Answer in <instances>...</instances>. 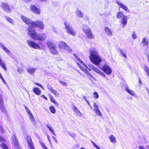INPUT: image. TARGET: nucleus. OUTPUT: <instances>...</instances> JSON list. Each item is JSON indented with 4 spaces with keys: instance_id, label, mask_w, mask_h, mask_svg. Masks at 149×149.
Returning <instances> with one entry per match:
<instances>
[{
    "instance_id": "f257e3e1",
    "label": "nucleus",
    "mask_w": 149,
    "mask_h": 149,
    "mask_svg": "<svg viewBox=\"0 0 149 149\" xmlns=\"http://www.w3.org/2000/svg\"><path fill=\"white\" fill-rule=\"evenodd\" d=\"M21 18L24 22L29 26L28 28V34L31 38L34 40L39 41H43L45 39L46 36L45 33L38 34L35 29L32 28L38 27L41 30L44 29L45 25L42 21L39 20L32 21L31 19L24 15H22Z\"/></svg>"
},
{
    "instance_id": "f03ea898",
    "label": "nucleus",
    "mask_w": 149,
    "mask_h": 149,
    "mask_svg": "<svg viewBox=\"0 0 149 149\" xmlns=\"http://www.w3.org/2000/svg\"><path fill=\"white\" fill-rule=\"evenodd\" d=\"M89 58L92 62L97 65H98L99 63L102 61L97 52L95 50H91L90 51Z\"/></svg>"
},
{
    "instance_id": "7ed1b4c3",
    "label": "nucleus",
    "mask_w": 149,
    "mask_h": 149,
    "mask_svg": "<svg viewBox=\"0 0 149 149\" xmlns=\"http://www.w3.org/2000/svg\"><path fill=\"white\" fill-rule=\"evenodd\" d=\"M47 45L51 53L54 55L58 54V52L56 49V45L52 42L48 41L47 42Z\"/></svg>"
},
{
    "instance_id": "20e7f679",
    "label": "nucleus",
    "mask_w": 149,
    "mask_h": 149,
    "mask_svg": "<svg viewBox=\"0 0 149 149\" xmlns=\"http://www.w3.org/2000/svg\"><path fill=\"white\" fill-rule=\"evenodd\" d=\"M82 29L87 37L90 39H92L94 38L91 29L86 25H84Z\"/></svg>"
},
{
    "instance_id": "39448f33",
    "label": "nucleus",
    "mask_w": 149,
    "mask_h": 149,
    "mask_svg": "<svg viewBox=\"0 0 149 149\" xmlns=\"http://www.w3.org/2000/svg\"><path fill=\"white\" fill-rule=\"evenodd\" d=\"M58 46L59 48L65 49L70 53L72 52V50L70 47L64 41L60 42L58 43Z\"/></svg>"
},
{
    "instance_id": "423d86ee",
    "label": "nucleus",
    "mask_w": 149,
    "mask_h": 149,
    "mask_svg": "<svg viewBox=\"0 0 149 149\" xmlns=\"http://www.w3.org/2000/svg\"><path fill=\"white\" fill-rule=\"evenodd\" d=\"M27 42L28 45L30 47L36 49H40V47L39 45H42L43 44L42 42H39V44H38L33 41L30 40H28Z\"/></svg>"
},
{
    "instance_id": "0eeeda50",
    "label": "nucleus",
    "mask_w": 149,
    "mask_h": 149,
    "mask_svg": "<svg viewBox=\"0 0 149 149\" xmlns=\"http://www.w3.org/2000/svg\"><path fill=\"white\" fill-rule=\"evenodd\" d=\"M12 143L15 149H21L19 142L17 139L16 136L13 135L12 137Z\"/></svg>"
},
{
    "instance_id": "6e6552de",
    "label": "nucleus",
    "mask_w": 149,
    "mask_h": 149,
    "mask_svg": "<svg viewBox=\"0 0 149 149\" xmlns=\"http://www.w3.org/2000/svg\"><path fill=\"white\" fill-rule=\"evenodd\" d=\"M1 7L3 10L6 13H9L11 11L9 6L6 3L4 2H2Z\"/></svg>"
},
{
    "instance_id": "1a4fd4ad",
    "label": "nucleus",
    "mask_w": 149,
    "mask_h": 149,
    "mask_svg": "<svg viewBox=\"0 0 149 149\" xmlns=\"http://www.w3.org/2000/svg\"><path fill=\"white\" fill-rule=\"evenodd\" d=\"M26 139L28 145L30 149H35L34 144L30 135L27 136Z\"/></svg>"
},
{
    "instance_id": "9d476101",
    "label": "nucleus",
    "mask_w": 149,
    "mask_h": 149,
    "mask_svg": "<svg viewBox=\"0 0 149 149\" xmlns=\"http://www.w3.org/2000/svg\"><path fill=\"white\" fill-rule=\"evenodd\" d=\"M102 70L107 74H110L112 72V70L110 67L106 64H104L102 67Z\"/></svg>"
},
{
    "instance_id": "9b49d317",
    "label": "nucleus",
    "mask_w": 149,
    "mask_h": 149,
    "mask_svg": "<svg viewBox=\"0 0 149 149\" xmlns=\"http://www.w3.org/2000/svg\"><path fill=\"white\" fill-rule=\"evenodd\" d=\"M30 9L32 12L36 14L40 15V9L34 5H31Z\"/></svg>"
},
{
    "instance_id": "f8f14e48",
    "label": "nucleus",
    "mask_w": 149,
    "mask_h": 149,
    "mask_svg": "<svg viewBox=\"0 0 149 149\" xmlns=\"http://www.w3.org/2000/svg\"><path fill=\"white\" fill-rule=\"evenodd\" d=\"M93 106L94 108V111L95 113L98 116H102V113L100 111L98 106L95 102L94 103Z\"/></svg>"
},
{
    "instance_id": "ddd939ff",
    "label": "nucleus",
    "mask_w": 149,
    "mask_h": 149,
    "mask_svg": "<svg viewBox=\"0 0 149 149\" xmlns=\"http://www.w3.org/2000/svg\"><path fill=\"white\" fill-rule=\"evenodd\" d=\"M47 87L51 93H53L56 97L58 96L59 95V94L58 92L53 89L52 87L50 85L48 84L47 86Z\"/></svg>"
},
{
    "instance_id": "4468645a",
    "label": "nucleus",
    "mask_w": 149,
    "mask_h": 149,
    "mask_svg": "<svg viewBox=\"0 0 149 149\" xmlns=\"http://www.w3.org/2000/svg\"><path fill=\"white\" fill-rule=\"evenodd\" d=\"M92 70L97 73V74L101 75L102 77H106L105 74L102 72L100 71L99 69L97 68L93 67L92 68Z\"/></svg>"
},
{
    "instance_id": "2eb2a0df",
    "label": "nucleus",
    "mask_w": 149,
    "mask_h": 149,
    "mask_svg": "<svg viewBox=\"0 0 149 149\" xmlns=\"http://www.w3.org/2000/svg\"><path fill=\"white\" fill-rule=\"evenodd\" d=\"M128 18L126 16H124L123 17L121 20V23L122 24L123 27H125L127 22V19Z\"/></svg>"
},
{
    "instance_id": "dca6fc26",
    "label": "nucleus",
    "mask_w": 149,
    "mask_h": 149,
    "mask_svg": "<svg viewBox=\"0 0 149 149\" xmlns=\"http://www.w3.org/2000/svg\"><path fill=\"white\" fill-rule=\"evenodd\" d=\"M33 91L36 95H40L41 93V90L37 87H34L33 90Z\"/></svg>"
},
{
    "instance_id": "f3484780",
    "label": "nucleus",
    "mask_w": 149,
    "mask_h": 149,
    "mask_svg": "<svg viewBox=\"0 0 149 149\" xmlns=\"http://www.w3.org/2000/svg\"><path fill=\"white\" fill-rule=\"evenodd\" d=\"M0 65L1 67L5 70H7V68L5 62L0 57Z\"/></svg>"
},
{
    "instance_id": "a211bd4d",
    "label": "nucleus",
    "mask_w": 149,
    "mask_h": 149,
    "mask_svg": "<svg viewBox=\"0 0 149 149\" xmlns=\"http://www.w3.org/2000/svg\"><path fill=\"white\" fill-rule=\"evenodd\" d=\"M141 43L144 45L147 46L149 44L148 39L146 37L142 38Z\"/></svg>"
},
{
    "instance_id": "6ab92c4d",
    "label": "nucleus",
    "mask_w": 149,
    "mask_h": 149,
    "mask_svg": "<svg viewBox=\"0 0 149 149\" xmlns=\"http://www.w3.org/2000/svg\"><path fill=\"white\" fill-rule=\"evenodd\" d=\"M36 70L35 68H29L27 69V72L31 74H34Z\"/></svg>"
},
{
    "instance_id": "aec40b11",
    "label": "nucleus",
    "mask_w": 149,
    "mask_h": 149,
    "mask_svg": "<svg viewBox=\"0 0 149 149\" xmlns=\"http://www.w3.org/2000/svg\"><path fill=\"white\" fill-rule=\"evenodd\" d=\"M49 97L50 101L53 103L55 104L56 105L58 106V103L56 102L54 97L52 95H49Z\"/></svg>"
},
{
    "instance_id": "412c9836",
    "label": "nucleus",
    "mask_w": 149,
    "mask_h": 149,
    "mask_svg": "<svg viewBox=\"0 0 149 149\" xmlns=\"http://www.w3.org/2000/svg\"><path fill=\"white\" fill-rule=\"evenodd\" d=\"M118 4L121 8L125 10V11H127L128 10L127 7L124 5L123 4L119 1H117L116 2Z\"/></svg>"
},
{
    "instance_id": "4be33fe9",
    "label": "nucleus",
    "mask_w": 149,
    "mask_h": 149,
    "mask_svg": "<svg viewBox=\"0 0 149 149\" xmlns=\"http://www.w3.org/2000/svg\"><path fill=\"white\" fill-rule=\"evenodd\" d=\"M82 70L84 73L88 75V77L93 78V77L92 74L86 69H85V68H84L82 69Z\"/></svg>"
},
{
    "instance_id": "5701e85b",
    "label": "nucleus",
    "mask_w": 149,
    "mask_h": 149,
    "mask_svg": "<svg viewBox=\"0 0 149 149\" xmlns=\"http://www.w3.org/2000/svg\"><path fill=\"white\" fill-rule=\"evenodd\" d=\"M0 46L2 48L4 51L7 53H10V51L3 44L0 43Z\"/></svg>"
},
{
    "instance_id": "b1692460",
    "label": "nucleus",
    "mask_w": 149,
    "mask_h": 149,
    "mask_svg": "<svg viewBox=\"0 0 149 149\" xmlns=\"http://www.w3.org/2000/svg\"><path fill=\"white\" fill-rule=\"evenodd\" d=\"M109 139L111 143H115L116 142V138L113 135H111L109 136Z\"/></svg>"
},
{
    "instance_id": "393cba45",
    "label": "nucleus",
    "mask_w": 149,
    "mask_h": 149,
    "mask_svg": "<svg viewBox=\"0 0 149 149\" xmlns=\"http://www.w3.org/2000/svg\"><path fill=\"white\" fill-rule=\"evenodd\" d=\"M64 24L65 26V28L67 29V31L68 33H69V32L72 30L73 29L71 27L69 26H68L66 22H64Z\"/></svg>"
},
{
    "instance_id": "a878e982",
    "label": "nucleus",
    "mask_w": 149,
    "mask_h": 149,
    "mask_svg": "<svg viewBox=\"0 0 149 149\" xmlns=\"http://www.w3.org/2000/svg\"><path fill=\"white\" fill-rule=\"evenodd\" d=\"M105 31L109 36H111L112 33L111 30L108 27H106L105 28Z\"/></svg>"
},
{
    "instance_id": "bb28decb",
    "label": "nucleus",
    "mask_w": 149,
    "mask_h": 149,
    "mask_svg": "<svg viewBox=\"0 0 149 149\" xmlns=\"http://www.w3.org/2000/svg\"><path fill=\"white\" fill-rule=\"evenodd\" d=\"M51 112L53 114H54L56 112V110L54 107L53 106H50L49 108Z\"/></svg>"
},
{
    "instance_id": "cd10ccee",
    "label": "nucleus",
    "mask_w": 149,
    "mask_h": 149,
    "mask_svg": "<svg viewBox=\"0 0 149 149\" xmlns=\"http://www.w3.org/2000/svg\"><path fill=\"white\" fill-rule=\"evenodd\" d=\"M46 127H48L50 131L54 135H55V134L54 132V130L53 129V128L49 125L47 124L46 125Z\"/></svg>"
},
{
    "instance_id": "c85d7f7f",
    "label": "nucleus",
    "mask_w": 149,
    "mask_h": 149,
    "mask_svg": "<svg viewBox=\"0 0 149 149\" xmlns=\"http://www.w3.org/2000/svg\"><path fill=\"white\" fill-rule=\"evenodd\" d=\"M0 109L2 112H5L6 111V108L3 105V104H0Z\"/></svg>"
},
{
    "instance_id": "c756f323",
    "label": "nucleus",
    "mask_w": 149,
    "mask_h": 149,
    "mask_svg": "<svg viewBox=\"0 0 149 149\" xmlns=\"http://www.w3.org/2000/svg\"><path fill=\"white\" fill-rule=\"evenodd\" d=\"M125 15L121 12H119L117 14V17L118 19L121 18L123 17Z\"/></svg>"
},
{
    "instance_id": "7c9ffc66",
    "label": "nucleus",
    "mask_w": 149,
    "mask_h": 149,
    "mask_svg": "<svg viewBox=\"0 0 149 149\" xmlns=\"http://www.w3.org/2000/svg\"><path fill=\"white\" fill-rule=\"evenodd\" d=\"M125 89L126 91L129 94L132 95L134 96V95L135 93L133 91L127 88H126Z\"/></svg>"
},
{
    "instance_id": "2f4dec72",
    "label": "nucleus",
    "mask_w": 149,
    "mask_h": 149,
    "mask_svg": "<svg viewBox=\"0 0 149 149\" xmlns=\"http://www.w3.org/2000/svg\"><path fill=\"white\" fill-rule=\"evenodd\" d=\"M0 146L3 149H9L6 144L4 143H2L1 144H0Z\"/></svg>"
},
{
    "instance_id": "473e14b6",
    "label": "nucleus",
    "mask_w": 149,
    "mask_h": 149,
    "mask_svg": "<svg viewBox=\"0 0 149 149\" xmlns=\"http://www.w3.org/2000/svg\"><path fill=\"white\" fill-rule=\"evenodd\" d=\"M75 58L76 59L81 63L83 64L84 63L83 62L81 61V59L79 57L77 56L76 54H73Z\"/></svg>"
},
{
    "instance_id": "72a5a7b5",
    "label": "nucleus",
    "mask_w": 149,
    "mask_h": 149,
    "mask_svg": "<svg viewBox=\"0 0 149 149\" xmlns=\"http://www.w3.org/2000/svg\"><path fill=\"white\" fill-rule=\"evenodd\" d=\"M76 13L77 15L79 17H83V14L80 10L77 11H76Z\"/></svg>"
},
{
    "instance_id": "f704fd0d",
    "label": "nucleus",
    "mask_w": 149,
    "mask_h": 149,
    "mask_svg": "<svg viewBox=\"0 0 149 149\" xmlns=\"http://www.w3.org/2000/svg\"><path fill=\"white\" fill-rule=\"evenodd\" d=\"M73 109L74 111L76 113H79L80 114H81V113L77 109L76 106H74Z\"/></svg>"
},
{
    "instance_id": "c9c22d12",
    "label": "nucleus",
    "mask_w": 149,
    "mask_h": 149,
    "mask_svg": "<svg viewBox=\"0 0 149 149\" xmlns=\"http://www.w3.org/2000/svg\"><path fill=\"white\" fill-rule=\"evenodd\" d=\"M59 82L63 86H68L67 83L61 80H59Z\"/></svg>"
},
{
    "instance_id": "e433bc0d",
    "label": "nucleus",
    "mask_w": 149,
    "mask_h": 149,
    "mask_svg": "<svg viewBox=\"0 0 149 149\" xmlns=\"http://www.w3.org/2000/svg\"><path fill=\"white\" fill-rule=\"evenodd\" d=\"M30 116V118L31 121L34 122L35 121V118L32 113L29 114Z\"/></svg>"
},
{
    "instance_id": "4c0bfd02",
    "label": "nucleus",
    "mask_w": 149,
    "mask_h": 149,
    "mask_svg": "<svg viewBox=\"0 0 149 149\" xmlns=\"http://www.w3.org/2000/svg\"><path fill=\"white\" fill-rule=\"evenodd\" d=\"M93 94L95 98L96 99H97L99 97L98 93L97 92H95L93 93Z\"/></svg>"
},
{
    "instance_id": "58836bf2",
    "label": "nucleus",
    "mask_w": 149,
    "mask_h": 149,
    "mask_svg": "<svg viewBox=\"0 0 149 149\" xmlns=\"http://www.w3.org/2000/svg\"><path fill=\"white\" fill-rule=\"evenodd\" d=\"M6 19L11 24L13 23V20L10 18L6 17Z\"/></svg>"
},
{
    "instance_id": "ea45409f",
    "label": "nucleus",
    "mask_w": 149,
    "mask_h": 149,
    "mask_svg": "<svg viewBox=\"0 0 149 149\" xmlns=\"http://www.w3.org/2000/svg\"><path fill=\"white\" fill-rule=\"evenodd\" d=\"M120 52L123 57L125 58H127L126 54H125V52L124 51L122 50H120Z\"/></svg>"
},
{
    "instance_id": "a19ab883",
    "label": "nucleus",
    "mask_w": 149,
    "mask_h": 149,
    "mask_svg": "<svg viewBox=\"0 0 149 149\" xmlns=\"http://www.w3.org/2000/svg\"><path fill=\"white\" fill-rule=\"evenodd\" d=\"M91 142L94 147H95L97 149H100L99 147L97 145H96L94 142L92 141H91Z\"/></svg>"
},
{
    "instance_id": "79ce46f5",
    "label": "nucleus",
    "mask_w": 149,
    "mask_h": 149,
    "mask_svg": "<svg viewBox=\"0 0 149 149\" xmlns=\"http://www.w3.org/2000/svg\"><path fill=\"white\" fill-rule=\"evenodd\" d=\"M83 98L84 99V100H85V101L87 102L88 105L89 106H90L91 108H92V106H91L90 104L89 101L87 99V97L86 96H84L83 97Z\"/></svg>"
},
{
    "instance_id": "37998d69",
    "label": "nucleus",
    "mask_w": 149,
    "mask_h": 149,
    "mask_svg": "<svg viewBox=\"0 0 149 149\" xmlns=\"http://www.w3.org/2000/svg\"><path fill=\"white\" fill-rule=\"evenodd\" d=\"M40 144L44 149H48V148L43 143L41 142L40 143Z\"/></svg>"
},
{
    "instance_id": "c03bdc74",
    "label": "nucleus",
    "mask_w": 149,
    "mask_h": 149,
    "mask_svg": "<svg viewBox=\"0 0 149 149\" xmlns=\"http://www.w3.org/2000/svg\"><path fill=\"white\" fill-rule=\"evenodd\" d=\"M3 97L0 94V104H3Z\"/></svg>"
},
{
    "instance_id": "a18cd8bd",
    "label": "nucleus",
    "mask_w": 149,
    "mask_h": 149,
    "mask_svg": "<svg viewBox=\"0 0 149 149\" xmlns=\"http://www.w3.org/2000/svg\"><path fill=\"white\" fill-rule=\"evenodd\" d=\"M24 108L26 109V111L29 115L31 113V111H29V108L25 106Z\"/></svg>"
},
{
    "instance_id": "49530a36",
    "label": "nucleus",
    "mask_w": 149,
    "mask_h": 149,
    "mask_svg": "<svg viewBox=\"0 0 149 149\" xmlns=\"http://www.w3.org/2000/svg\"><path fill=\"white\" fill-rule=\"evenodd\" d=\"M69 33H70L73 36H74L76 35V33L73 29L69 32Z\"/></svg>"
},
{
    "instance_id": "de8ad7c7",
    "label": "nucleus",
    "mask_w": 149,
    "mask_h": 149,
    "mask_svg": "<svg viewBox=\"0 0 149 149\" xmlns=\"http://www.w3.org/2000/svg\"><path fill=\"white\" fill-rule=\"evenodd\" d=\"M35 84L41 88L42 89H43L44 87L43 86H42L41 84H39L38 83H34Z\"/></svg>"
},
{
    "instance_id": "09e8293b",
    "label": "nucleus",
    "mask_w": 149,
    "mask_h": 149,
    "mask_svg": "<svg viewBox=\"0 0 149 149\" xmlns=\"http://www.w3.org/2000/svg\"><path fill=\"white\" fill-rule=\"evenodd\" d=\"M6 141L4 139L2 136H0V142H6Z\"/></svg>"
},
{
    "instance_id": "8fccbe9b",
    "label": "nucleus",
    "mask_w": 149,
    "mask_h": 149,
    "mask_svg": "<svg viewBox=\"0 0 149 149\" xmlns=\"http://www.w3.org/2000/svg\"><path fill=\"white\" fill-rule=\"evenodd\" d=\"M144 71H145V72H147V71H148V70H149L148 68V67L145 65L144 67Z\"/></svg>"
},
{
    "instance_id": "3c124183",
    "label": "nucleus",
    "mask_w": 149,
    "mask_h": 149,
    "mask_svg": "<svg viewBox=\"0 0 149 149\" xmlns=\"http://www.w3.org/2000/svg\"><path fill=\"white\" fill-rule=\"evenodd\" d=\"M132 37L133 39H135L136 38V35L135 34V32H134L132 35Z\"/></svg>"
},
{
    "instance_id": "603ef678",
    "label": "nucleus",
    "mask_w": 149,
    "mask_h": 149,
    "mask_svg": "<svg viewBox=\"0 0 149 149\" xmlns=\"http://www.w3.org/2000/svg\"><path fill=\"white\" fill-rule=\"evenodd\" d=\"M40 96L41 97L44 98L45 100H48V99H47V97H46L45 96V95L44 94L41 95Z\"/></svg>"
},
{
    "instance_id": "864d4df0",
    "label": "nucleus",
    "mask_w": 149,
    "mask_h": 149,
    "mask_svg": "<svg viewBox=\"0 0 149 149\" xmlns=\"http://www.w3.org/2000/svg\"><path fill=\"white\" fill-rule=\"evenodd\" d=\"M52 139H53V140H54L55 141V142L56 143H58V142L57 139H56V138H55V137L54 136H52Z\"/></svg>"
},
{
    "instance_id": "5fc2aeb1",
    "label": "nucleus",
    "mask_w": 149,
    "mask_h": 149,
    "mask_svg": "<svg viewBox=\"0 0 149 149\" xmlns=\"http://www.w3.org/2000/svg\"><path fill=\"white\" fill-rule=\"evenodd\" d=\"M139 149H145L143 147V146H140L139 147Z\"/></svg>"
},
{
    "instance_id": "6e6d98bb",
    "label": "nucleus",
    "mask_w": 149,
    "mask_h": 149,
    "mask_svg": "<svg viewBox=\"0 0 149 149\" xmlns=\"http://www.w3.org/2000/svg\"><path fill=\"white\" fill-rule=\"evenodd\" d=\"M139 83L141 85H142V82H141V79H139Z\"/></svg>"
},
{
    "instance_id": "4d7b16f0",
    "label": "nucleus",
    "mask_w": 149,
    "mask_h": 149,
    "mask_svg": "<svg viewBox=\"0 0 149 149\" xmlns=\"http://www.w3.org/2000/svg\"><path fill=\"white\" fill-rule=\"evenodd\" d=\"M146 72L147 74V75H148V76L149 77V70H148L147 72Z\"/></svg>"
},
{
    "instance_id": "13d9d810",
    "label": "nucleus",
    "mask_w": 149,
    "mask_h": 149,
    "mask_svg": "<svg viewBox=\"0 0 149 149\" xmlns=\"http://www.w3.org/2000/svg\"><path fill=\"white\" fill-rule=\"evenodd\" d=\"M31 1V0H25V1L27 3H28L30 1Z\"/></svg>"
},
{
    "instance_id": "bf43d9fd",
    "label": "nucleus",
    "mask_w": 149,
    "mask_h": 149,
    "mask_svg": "<svg viewBox=\"0 0 149 149\" xmlns=\"http://www.w3.org/2000/svg\"><path fill=\"white\" fill-rule=\"evenodd\" d=\"M48 140L49 141L50 144L51 145L52 144V143H51L50 139H48Z\"/></svg>"
},
{
    "instance_id": "052dcab7",
    "label": "nucleus",
    "mask_w": 149,
    "mask_h": 149,
    "mask_svg": "<svg viewBox=\"0 0 149 149\" xmlns=\"http://www.w3.org/2000/svg\"><path fill=\"white\" fill-rule=\"evenodd\" d=\"M47 136L48 139H50V136L49 135H47Z\"/></svg>"
},
{
    "instance_id": "680f3d73",
    "label": "nucleus",
    "mask_w": 149,
    "mask_h": 149,
    "mask_svg": "<svg viewBox=\"0 0 149 149\" xmlns=\"http://www.w3.org/2000/svg\"><path fill=\"white\" fill-rule=\"evenodd\" d=\"M18 72L20 73V74H21V73L22 72V71H20V70H18Z\"/></svg>"
},
{
    "instance_id": "e2e57ef3",
    "label": "nucleus",
    "mask_w": 149,
    "mask_h": 149,
    "mask_svg": "<svg viewBox=\"0 0 149 149\" xmlns=\"http://www.w3.org/2000/svg\"><path fill=\"white\" fill-rule=\"evenodd\" d=\"M80 149H85V148L83 147H81V148Z\"/></svg>"
},
{
    "instance_id": "0e129e2a",
    "label": "nucleus",
    "mask_w": 149,
    "mask_h": 149,
    "mask_svg": "<svg viewBox=\"0 0 149 149\" xmlns=\"http://www.w3.org/2000/svg\"><path fill=\"white\" fill-rule=\"evenodd\" d=\"M148 93L149 95V90H148Z\"/></svg>"
},
{
    "instance_id": "69168bd1",
    "label": "nucleus",
    "mask_w": 149,
    "mask_h": 149,
    "mask_svg": "<svg viewBox=\"0 0 149 149\" xmlns=\"http://www.w3.org/2000/svg\"><path fill=\"white\" fill-rule=\"evenodd\" d=\"M148 149H149V147L148 148Z\"/></svg>"
}]
</instances>
